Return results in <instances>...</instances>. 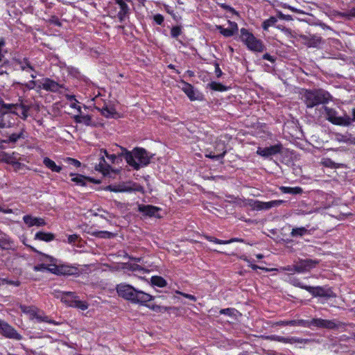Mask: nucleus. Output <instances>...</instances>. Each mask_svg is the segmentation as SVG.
Segmentation results:
<instances>
[{
  "label": "nucleus",
  "mask_w": 355,
  "mask_h": 355,
  "mask_svg": "<svg viewBox=\"0 0 355 355\" xmlns=\"http://www.w3.org/2000/svg\"><path fill=\"white\" fill-rule=\"evenodd\" d=\"M13 104H2L0 107V128H8L11 127L15 122L16 114L15 112H10Z\"/></svg>",
  "instance_id": "5"
},
{
  "label": "nucleus",
  "mask_w": 355,
  "mask_h": 355,
  "mask_svg": "<svg viewBox=\"0 0 355 355\" xmlns=\"http://www.w3.org/2000/svg\"><path fill=\"white\" fill-rule=\"evenodd\" d=\"M182 90L187 95L191 101L196 100L198 98L195 96V91L191 85L184 83Z\"/></svg>",
  "instance_id": "26"
},
{
  "label": "nucleus",
  "mask_w": 355,
  "mask_h": 355,
  "mask_svg": "<svg viewBox=\"0 0 355 355\" xmlns=\"http://www.w3.org/2000/svg\"><path fill=\"white\" fill-rule=\"evenodd\" d=\"M326 119L335 125L347 126L351 124V118L345 115V116H337V112L330 107H324Z\"/></svg>",
  "instance_id": "7"
},
{
  "label": "nucleus",
  "mask_w": 355,
  "mask_h": 355,
  "mask_svg": "<svg viewBox=\"0 0 355 355\" xmlns=\"http://www.w3.org/2000/svg\"><path fill=\"white\" fill-rule=\"evenodd\" d=\"M47 265L44 263H41L34 266L35 271H45L46 270Z\"/></svg>",
  "instance_id": "52"
},
{
  "label": "nucleus",
  "mask_w": 355,
  "mask_h": 355,
  "mask_svg": "<svg viewBox=\"0 0 355 355\" xmlns=\"http://www.w3.org/2000/svg\"><path fill=\"white\" fill-rule=\"evenodd\" d=\"M284 202L282 200H275L269 202H262V210H268L272 207H279Z\"/></svg>",
  "instance_id": "27"
},
{
  "label": "nucleus",
  "mask_w": 355,
  "mask_h": 355,
  "mask_svg": "<svg viewBox=\"0 0 355 355\" xmlns=\"http://www.w3.org/2000/svg\"><path fill=\"white\" fill-rule=\"evenodd\" d=\"M316 210L315 209H304L302 206H300L297 209L294 211L295 214L296 215H307L315 213Z\"/></svg>",
  "instance_id": "38"
},
{
  "label": "nucleus",
  "mask_w": 355,
  "mask_h": 355,
  "mask_svg": "<svg viewBox=\"0 0 355 355\" xmlns=\"http://www.w3.org/2000/svg\"><path fill=\"white\" fill-rule=\"evenodd\" d=\"M159 210L160 208L150 205H138V211L142 213L144 216H148L149 217L155 216L159 218L160 216L158 214Z\"/></svg>",
  "instance_id": "17"
},
{
  "label": "nucleus",
  "mask_w": 355,
  "mask_h": 355,
  "mask_svg": "<svg viewBox=\"0 0 355 355\" xmlns=\"http://www.w3.org/2000/svg\"><path fill=\"white\" fill-rule=\"evenodd\" d=\"M119 297L130 301L134 304L146 305V303L153 300V296L144 293L142 291L135 289L133 286L127 284H120L116 287Z\"/></svg>",
  "instance_id": "2"
},
{
  "label": "nucleus",
  "mask_w": 355,
  "mask_h": 355,
  "mask_svg": "<svg viewBox=\"0 0 355 355\" xmlns=\"http://www.w3.org/2000/svg\"><path fill=\"white\" fill-rule=\"evenodd\" d=\"M248 205L252 209L260 211L262 210V202L259 200H250Z\"/></svg>",
  "instance_id": "44"
},
{
  "label": "nucleus",
  "mask_w": 355,
  "mask_h": 355,
  "mask_svg": "<svg viewBox=\"0 0 355 355\" xmlns=\"http://www.w3.org/2000/svg\"><path fill=\"white\" fill-rule=\"evenodd\" d=\"M0 212H3L4 214H12L13 211L11 209H3L0 207Z\"/></svg>",
  "instance_id": "63"
},
{
  "label": "nucleus",
  "mask_w": 355,
  "mask_h": 355,
  "mask_svg": "<svg viewBox=\"0 0 355 355\" xmlns=\"http://www.w3.org/2000/svg\"><path fill=\"white\" fill-rule=\"evenodd\" d=\"M154 20L157 24L161 25L164 21V17L160 14L155 15Z\"/></svg>",
  "instance_id": "53"
},
{
  "label": "nucleus",
  "mask_w": 355,
  "mask_h": 355,
  "mask_svg": "<svg viewBox=\"0 0 355 355\" xmlns=\"http://www.w3.org/2000/svg\"><path fill=\"white\" fill-rule=\"evenodd\" d=\"M296 286L305 289L312 294L314 297H324L327 298L336 297V295L332 291L331 288H326L324 287L317 286L313 287L310 286H306L300 282H298Z\"/></svg>",
  "instance_id": "9"
},
{
  "label": "nucleus",
  "mask_w": 355,
  "mask_h": 355,
  "mask_svg": "<svg viewBox=\"0 0 355 355\" xmlns=\"http://www.w3.org/2000/svg\"><path fill=\"white\" fill-rule=\"evenodd\" d=\"M20 309L23 313L29 315L31 320L36 319L39 322H45L56 325L58 324V322L49 319V316L46 315L42 311L39 310L35 306L21 305Z\"/></svg>",
  "instance_id": "6"
},
{
  "label": "nucleus",
  "mask_w": 355,
  "mask_h": 355,
  "mask_svg": "<svg viewBox=\"0 0 355 355\" xmlns=\"http://www.w3.org/2000/svg\"><path fill=\"white\" fill-rule=\"evenodd\" d=\"M206 238L209 241L214 242V243H216L217 244H225V241H223V240H220V239H218L216 238H214V237H211V236H207Z\"/></svg>",
  "instance_id": "55"
},
{
  "label": "nucleus",
  "mask_w": 355,
  "mask_h": 355,
  "mask_svg": "<svg viewBox=\"0 0 355 355\" xmlns=\"http://www.w3.org/2000/svg\"><path fill=\"white\" fill-rule=\"evenodd\" d=\"M54 235L51 233H46L43 232H39L35 234V239L44 241L46 242L51 241L53 240Z\"/></svg>",
  "instance_id": "28"
},
{
  "label": "nucleus",
  "mask_w": 355,
  "mask_h": 355,
  "mask_svg": "<svg viewBox=\"0 0 355 355\" xmlns=\"http://www.w3.org/2000/svg\"><path fill=\"white\" fill-rule=\"evenodd\" d=\"M64 162L68 164L69 165L73 166L74 167H80L81 164L80 162L75 159L71 158V157H66L64 159Z\"/></svg>",
  "instance_id": "46"
},
{
  "label": "nucleus",
  "mask_w": 355,
  "mask_h": 355,
  "mask_svg": "<svg viewBox=\"0 0 355 355\" xmlns=\"http://www.w3.org/2000/svg\"><path fill=\"white\" fill-rule=\"evenodd\" d=\"M77 185L85 186L87 182L100 184L101 181L99 179H71Z\"/></svg>",
  "instance_id": "34"
},
{
  "label": "nucleus",
  "mask_w": 355,
  "mask_h": 355,
  "mask_svg": "<svg viewBox=\"0 0 355 355\" xmlns=\"http://www.w3.org/2000/svg\"><path fill=\"white\" fill-rule=\"evenodd\" d=\"M5 46V41L3 39L0 40V62L2 61V58L3 57V53L2 51V48Z\"/></svg>",
  "instance_id": "58"
},
{
  "label": "nucleus",
  "mask_w": 355,
  "mask_h": 355,
  "mask_svg": "<svg viewBox=\"0 0 355 355\" xmlns=\"http://www.w3.org/2000/svg\"><path fill=\"white\" fill-rule=\"evenodd\" d=\"M123 157V155H121V151L117 153L116 154H112L107 156V159H109L112 164H119L122 162Z\"/></svg>",
  "instance_id": "35"
},
{
  "label": "nucleus",
  "mask_w": 355,
  "mask_h": 355,
  "mask_svg": "<svg viewBox=\"0 0 355 355\" xmlns=\"http://www.w3.org/2000/svg\"><path fill=\"white\" fill-rule=\"evenodd\" d=\"M178 293H180V295H183L184 297L188 298L192 301H194V302L196 301V297L194 295H192L190 294H187V293H183L181 292H178Z\"/></svg>",
  "instance_id": "61"
},
{
  "label": "nucleus",
  "mask_w": 355,
  "mask_h": 355,
  "mask_svg": "<svg viewBox=\"0 0 355 355\" xmlns=\"http://www.w3.org/2000/svg\"><path fill=\"white\" fill-rule=\"evenodd\" d=\"M101 114L107 118H114L117 112L113 107L105 106L101 109Z\"/></svg>",
  "instance_id": "29"
},
{
  "label": "nucleus",
  "mask_w": 355,
  "mask_h": 355,
  "mask_svg": "<svg viewBox=\"0 0 355 355\" xmlns=\"http://www.w3.org/2000/svg\"><path fill=\"white\" fill-rule=\"evenodd\" d=\"M116 3L119 6L120 10L117 14V17L121 22L123 21L125 18L128 15L130 8L123 0H115Z\"/></svg>",
  "instance_id": "23"
},
{
  "label": "nucleus",
  "mask_w": 355,
  "mask_h": 355,
  "mask_svg": "<svg viewBox=\"0 0 355 355\" xmlns=\"http://www.w3.org/2000/svg\"><path fill=\"white\" fill-rule=\"evenodd\" d=\"M78 235L77 234H72V235H69L68 236V242L69 243H73L76 242V241L78 239Z\"/></svg>",
  "instance_id": "59"
},
{
  "label": "nucleus",
  "mask_w": 355,
  "mask_h": 355,
  "mask_svg": "<svg viewBox=\"0 0 355 355\" xmlns=\"http://www.w3.org/2000/svg\"><path fill=\"white\" fill-rule=\"evenodd\" d=\"M107 189L114 192L142 191V187L132 182L120 183L115 185H109Z\"/></svg>",
  "instance_id": "11"
},
{
  "label": "nucleus",
  "mask_w": 355,
  "mask_h": 355,
  "mask_svg": "<svg viewBox=\"0 0 355 355\" xmlns=\"http://www.w3.org/2000/svg\"><path fill=\"white\" fill-rule=\"evenodd\" d=\"M19 67L22 71H34V69L31 65L30 62L24 59L23 61L19 62Z\"/></svg>",
  "instance_id": "41"
},
{
  "label": "nucleus",
  "mask_w": 355,
  "mask_h": 355,
  "mask_svg": "<svg viewBox=\"0 0 355 355\" xmlns=\"http://www.w3.org/2000/svg\"><path fill=\"white\" fill-rule=\"evenodd\" d=\"M151 283L154 286L162 288L166 285V280L162 277L154 276L151 278Z\"/></svg>",
  "instance_id": "36"
},
{
  "label": "nucleus",
  "mask_w": 355,
  "mask_h": 355,
  "mask_svg": "<svg viewBox=\"0 0 355 355\" xmlns=\"http://www.w3.org/2000/svg\"><path fill=\"white\" fill-rule=\"evenodd\" d=\"M0 247L3 249H8L10 248V243L6 240H0Z\"/></svg>",
  "instance_id": "57"
},
{
  "label": "nucleus",
  "mask_w": 355,
  "mask_h": 355,
  "mask_svg": "<svg viewBox=\"0 0 355 355\" xmlns=\"http://www.w3.org/2000/svg\"><path fill=\"white\" fill-rule=\"evenodd\" d=\"M322 164L325 167L337 168L339 167H344V164H336L329 158H325L322 160Z\"/></svg>",
  "instance_id": "37"
},
{
  "label": "nucleus",
  "mask_w": 355,
  "mask_h": 355,
  "mask_svg": "<svg viewBox=\"0 0 355 355\" xmlns=\"http://www.w3.org/2000/svg\"><path fill=\"white\" fill-rule=\"evenodd\" d=\"M210 88L215 91H225L227 89V87L222 85L221 83H216V82H211L209 84Z\"/></svg>",
  "instance_id": "42"
},
{
  "label": "nucleus",
  "mask_w": 355,
  "mask_h": 355,
  "mask_svg": "<svg viewBox=\"0 0 355 355\" xmlns=\"http://www.w3.org/2000/svg\"><path fill=\"white\" fill-rule=\"evenodd\" d=\"M37 87L46 91L57 92L60 88V85L54 80L46 78L43 82H40Z\"/></svg>",
  "instance_id": "18"
},
{
  "label": "nucleus",
  "mask_w": 355,
  "mask_h": 355,
  "mask_svg": "<svg viewBox=\"0 0 355 355\" xmlns=\"http://www.w3.org/2000/svg\"><path fill=\"white\" fill-rule=\"evenodd\" d=\"M319 263V261L313 259H302L295 266V271L303 272L315 268Z\"/></svg>",
  "instance_id": "14"
},
{
  "label": "nucleus",
  "mask_w": 355,
  "mask_h": 355,
  "mask_svg": "<svg viewBox=\"0 0 355 355\" xmlns=\"http://www.w3.org/2000/svg\"><path fill=\"white\" fill-rule=\"evenodd\" d=\"M0 331L3 336L8 338L15 339L17 340L22 339L21 335L17 333V331L10 324L3 321H0Z\"/></svg>",
  "instance_id": "13"
},
{
  "label": "nucleus",
  "mask_w": 355,
  "mask_h": 355,
  "mask_svg": "<svg viewBox=\"0 0 355 355\" xmlns=\"http://www.w3.org/2000/svg\"><path fill=\"white\" fill-rule=\"evenodd\" d=\"M22 137V133H19V134H16V133H14V134H12L10 135L8 139H7V141L8 143H15L19 139L21 138Z\"/></svg>",
  "instance_id": "47"
},
{
  "label": "nucleus",
  "mask_w": 355,
  "mask_h": 355,
  "mask_svg": "<svg viewBox=\"0 0 355 355\" xmlns=\"http://www.w3.org/2000/svg\"><path fill=\"white\" fill-rule=\"evenodd\" d=\"M282 7L284 8H287V9H289L290 10H291L292 12H296V13H300V14H302L304 13V12L300 9H297V8H295L293 6H289L288 4L287 3H284L282 5Z\"/></svg>",
  "instance_id": "51"
},
{
  "label": "nucleus",
  "mask_w": 355,
  "mask_h": 355,
  "mask_svg": "<svg viewBox=\"0 0 355 355\" xmlns=\"http://www.w3.org/2000/svg\"><path fill=\"white\" fill-rule=\"evenodd\" d=\"M15 106L14 107H15L16 109H18L19 108L21 110V117L23 119H26V118L28 117V107L26 105H20V106H18L17 105H15Z\"/></svg>",
  "instance_id": "45"
},
{
  "label": "nucleus",
  "mask_w": 355,
  "mask_h": 355,
  "mask_svg": "<svg viewBox=\"0 0 355 355\" xmlns=\"http://www.w3.org/2000/svg\"><path fill=\"white\" fill-rule=\"evenodd\" d=\"M280 190L284 193L299 194L302 192V189L299 187H281Z\"/></svg>",
  "instance_id": "33"
},
{
  "label": "nucleus",
  "mask_w": 355,
  "mask_h": 355,
  "mask_svg": "<svg viewBox=\"0 0 355 355\" xmlns=\"http://www.w3.org/2000/svg\"><path fill=\"white\" fill-rule=\"evenodd\" d=\"M309 233V230L304 227H295L291 232L292 237L303 236Z\"/></svg>",
  "instance_id": "30"
},
{
  "label": "nucleus",
  "mask_w": 355,
  "mask_h": 355,
  "mask_svg": "<svg viewBox=\"0 0 355 355\" xmlns=\"http://www.w3.org/2000/svg\"><path fill=\"white\" fill-rule=\"evenodd\" d=\"M0 161L12 164L15 168L19 166L20 164L18 162V158L12 155H9L4 152L0 153Z\"/></svg>",
  "instance_id": "24"
},
{
  "label": "nucleus",
  "mask_w": 355,
  "mask_h": 355,
  "mask_svg": "<svg viewBox=\"0 0 355 355\" xmlns=\"http://www.w3.org/2000/svg\"><path fill=\"white\" fill-rule=\"evenodd\" d=\"M121 155L126 161L130 170L139 171V169L148 166L154 155L148 152L143 148L136 147L131 151L125 148L121 147Z\"/></svg>",
  "instance_id": "1"
},
{
  "label": "nucleus",
  "mask_w": 355,
  "mask_h": 355,
  "mask_svg": "<svg viewBox=\"0 0 355 355\" xmlns=\"http://www.w3.org/2000/svg\"><path fill=\"white\" fill-rule=\"evenodd\" d=\"M310 342H311V340L309 339H304V338H296V337H288V343H290V344H295V343L307 344Z\"/></svg>",
  "instance_id": "40"
},
{
  "label": "nucleus",
  "mask_w": 355,
  "mask_h": 355,
  "mask_svg": "<svg viewBox=\"0 0 355 355\" xmlns=\"http://www.w3.org/2000/svg\"><path fill=\"white\" fill-rule=\"evenodd\" d=\"M215 73H216L217 78H220L223 73L221 69L219 67L218 64H217V63L215 64Z\"/></svg>",
  "instance_id": "60"
},
{
  "label": "nucleus",
  "mask_w": 355,
  "mask_h": 355,
  "mask_svg": "<svg viewBox=\"0 0 355 355\" xmlns=\"http://www.w3.org/2000/svg\"><path fill=\"white\" fill-rule=\"evenodd\" d=\"M43 163L46 167L51 169L53 172H60L62 169L60 166H58L55 162L49 157H45L43 160Z\"/></svg>",
  "instance_id": "25"
},
{
  "label": "nucleus",
  "mask_w": 355,
  "mask_h": 355,
  "mask_svg": "<svg viewBox=\"0 0 355 355\" xmlns=\"http://www.w3.org/2000/svg\"><path fill=\"white\" fill-rule=\"evenodd\" d=\"M300 37L308 47L318 48L322 42L321 37L317 35H301Z\"/></svg>",
  "instance_id": "15"
},
{
  "label": "nucleus",
  "mask_w": 355,
  "mask_h": 355,
  "mask_svg": "<svg viewBox=\"0 0 355 355\" xmlns=\"http://www.w3.org/2000/svg\"><path fill=\"white\" fill-rule=\"evenodd\" d=\"M94 234L101 238H111L113 236V234L107 231H99L94 233Z\"/></svg>",
  "instance_id": "49"
},
{
  "label": "nucleus",
  "mask_w": 355,
  "mask_h": 355,
  "mask_svg": "<svg viewBox=\"0 0 355 355\" xmlns=\"http://www.w3.org/2000/svg\"><path fill=\"white\" fill-rule=\"evenodd\" d=\"M229 27L224 28L222 26H216V29L225 37L232 36L237 31L238 26L236 22L228 21Z\"/></svg>",
  "instance_id": "19"
},
{
  "label": "nucleus",
  "mask_w": 355,
  "mask_h": 355,
  "mask_svg": "<svg viewBox=\"0 0 355 355\" xmlns=\"http://www.w3.org/2000/svg\"><path fill=\"white\" fill-rule=\"evenodd\" d=\"M294 326H302L304 327H310L313 326L312 320H294Z\"/></svg>",
  "instance_id": "43"
},
{
  "label": "nucleus",
  "mask_w": 355,
  "mask_h": 355,
  "mask_svg": "<svg viewBox=\"0 0 355 355\" xmlns=\"http://www.w3.org/2000/svg\"><path fill=\"white\" fill-rule=\"evenodd\" d=\"M277 21V19L275 17H270L269 19L263 22L262 27L266 31L269 27L274 26Z\"/></svg>",
  "instance_id": "39"
},
{
  "label": "nucleus",
  "mask_w": 355,
  "mask_h": 355,
  "mask_svg": "<svg viewBox=\"0 0 355 355\" xmlns=\"http://www.w3.org/2000/svg\"><path fill=\"white\" fill-rule=\"evenodd\" d=\"M182 33V28L180 26H173L171 30V35L173 37H178Z\"/></svg>",
  "instance_id": "48"
},
{
  "label": "nucleus",
  "mask_w": 355,
  "mask_h": 355,
  "mask_svg": "<svg viewBox=\"0 0 355 355\" xmlns=\"http://www.w3.org/2000/svg\"><path fill=\"white\" fill-rule=\"evenodd\" d=\"M263 58L264 60H269V61H271V62H273L274 61V59L272 58V57L268 54V53H266L263 55Z\"/></svg>",
  "instance_id": "64"
},
{
  "label": "nucleus",
  "mask_w": 355,
  "mask_h": 355,
  "mask_svg": "<svg viewBox=\"0 0 355 355\" xmlns=\"http://www.w3.org/2000/svg\"><path fill=\"white\" fill-rule=\"evenodd\" d=\"M55 295L57 298H60L62 302L69 306H71V304L76 297V293L73 292L56 291Z\"/></svg>",
  "instance_id": "20"
},
{
  "label": "nucleus",
  "mask_w": 355,
  "mask_h": 355,
  "mask_svg": "<svg viewBox=\"0 0 355 355\" xmlns=\"http://www.w3.org/2000/svg\"><path fill=\"white\" fill-rule=\"evenodd\" d=\"M46 257L51 261L52 263L47 265L46 270L49 271L53 274H68L69 270L64 266H58L56 265V260L53 257L46 255Z\"/></svg>",
  "instance_id": "16"
},
{
  "label": "nucleus",
  "mask_w": 355,
  "mask_h": 355,
  "mask_svg": "<svg viewBox=\"0 0 355 355\" xmlns=\"http://www.w3.org/2000/svg\"><path fill=\"white\" fill-rule=\"evenodd\" d=\"M313 326L318 328H324L327 329H337L343 327V323L336 320H324L322 318L312 319Z\"/></svg>",
  "instance_id": "12"
},
{
  "label": "nucleus",
  "mask_w": 355,
  "mask_h": 355,
  "mask_svg": "<svg viewBox=\"0 0 355 355\" xmlns=\"http://www.w3.org/2000/svg\"><path fill=\"white\" fill-rule=\"evenodd\" d=\"M240 38L251 51L262 52L265 49L262 42L257 39L252 33H250L245 28L241 29Z\"/></svg>",
  "instance_id": "4"
},
{
  "label": "nucleus",
  "mask_w": 355,
  "mask_h": 355,
  "mask_svg": "<svg viewBox=\"0 0 355 355\" xmlns=\"http://www.w3.org/2000/svg\"><path fill=\"white\" fill-rule=\"evenodd\" d=\"M74 120L77 123H84L87 125H91L92 119L89 115H76L74 116Z\"/></svg>",
  "instance_id": "31"
},
{
  "label": "nucleus",
  "mask_w": 355,
  "mask_h": 355,
  "mask_svg": "<svg viewBox=\"0 0 355 355\" xmlns=\"http://www.w3.org/2000/svg\"><path fill=\"white\" fill-rule=\"evenodd\" d=\"M101 160L99 164L96 166V169L101 171L103 175H110L111 173H113L114 175H121L122 174L121 172L122 171V169L120 168H115L111 166L110 165L107 164L104 159V156L110 155V154L107 152L106 150H101Z\"/></svg>",
  "instance_id": "8"
},
{
  "label": "nucleus",
  "mask_w": 355,
  "mask_h": 355,
  "mask_svg": "<svg viewBox=\"0 0 355 355\" xmlns=\"http://www.w3.org/2000/svg\"><path fill=\"white\" fill-rule=\"evenodd\" d=\"M225 148V144L223 142H221V141L216 142V146L215 151L214 153L211 152V153H209V154H207L206 157L212 158V159H216L222 158L226 153V150Z\"/></svg>",
  "instance_id": "21"
},
{
  "label": "nucleus",
  "mask_w": 355,
  "mask_h": 355,
  "mask_svg": "<svg viewBox=\"0 0 355 355\" xmlns=\"http://www.w3.org/2000/svg\"><path fill=\"white\" fill-rule=\"evenodd\" d=\"M302 98L306 107L312 108L320 104L328 103L331 100V96L328 92L322 89H318L306 90L302 95Z\"/></svg>",
  "instance_id": "3"
},
{
  "label": "nucleus",
  "mask_w": 355,
  "mask_h": 355,
  "mask_svg": "<svg viewBox=\"0 0 355 355\" xmlns=\"http://www.w3.org/2000/svg\"><path fill=\"white\" fill-rule=\"evenodd\" d=\"M278 17L281 19H284V20H287V21H290V20H292V17L291 15H284L283 14L282 12H278Z\"/></svg>",
  "instance_id": "56"
},
{
  "label": "nucleus",
  "mask_w": 355,
  "mask_h": 355,
  "mask_svg": "<svg viewBox=\"0 0 355 355\" xmlns=\"http://www.w3.org/2000/svg\"><path fill=\"white\" fill-rule=\"evenodd\" d=\"M71 307H75L80 310L85 311L88 308V304L85 301H82L78 299L76 295L74 301L71 304Z\"/></svg>",
  "instance_id": "32"
},
{
  "label": "nucleus",
  "mask_w": 355,
  "mask_h": 355,
  "mask_svg": "<svg viewBox=\"0 0 355 355\" xmlns=\"http://www.w3.org/2000/svg\"><path fill=\"white\" fill-rule=\"evenodd\" d=\"M275 325H279V326H286V325H291L294 326V320H281L279 322H277L275 323Z\"/></svg>",
  "instance_id": "50"
},
{
  "label": "nucleus",
  "mask_w": 355,
  "mask_h": 355,
  "mask_svg": "<svg viewBox=\"0 0 355 355\" xmlns=\"http://www.w3.org/2000/svg\"><path fill=\"white\" fill-rule=\"evenodd\" d=\"M39 83L40 82L37 81H35V80H31L29 81L28 83H27L25 86L26 87H27L28 89H34L36 86H37V83Z\"/></svg>",
  "instance_id": "54"
},
{
  "label": "nucleus",
  "mask_w": 355,
  "mask_h": 355,
  "mask_svg": "<svg viewBox=\"0 0 355 355\" xmlns=\"http://www.w3.org/2000/svg\"><path fill=\"white\" fill-rule=\"evenodd\" d=\"M282 144L281 143H277L273 146L258 147L257 153L263 158H269L277 154H281L282 153Z\"/></svg>",
  "instance_id": "10"
},
{
  "label": "nucleus",
  "mask_w": 355,
  "mask_h": 355,
  "mask_svg": "<svg viewBox=\"0 0 355 355\" xmlns=\"http://www.w3.org/2000/svg\"><path fill=\"white\" fill-rule=\"evenodd\" d=\"M24 222L28 226H44L46 225L44 220L42 218L33 217L30 215L24 216L23 218Z\"/></svg>",
  "instance_id": "22"
},
{
  "label": "nucleus",
  "mask_w": 355,
  "mask_h": 355,
  "mask_svg": "<svg viewBox=\"0 0 355 355\" xmlns=\"http://www.w3.org/2000/svg\"><path fill=\"white\" fill-rule=\"evenodd\" d=\"M233 242H243V239H236V238L232 239L225 241V244L231 243H233Z\"/></svg>",
  "instance_id": "62"
}]
</instances>
